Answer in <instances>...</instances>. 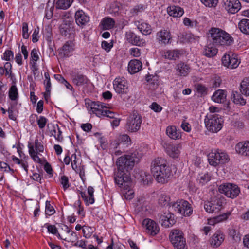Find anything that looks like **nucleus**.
Listing matches in <instances>:
<instances>
[{"label":"nucleus","instance_id":"37","mask_svg":"<svg viewBox=\"0 0 249 249\" xmlns=\"http://www.w3.org/2000/svg\"><path fill=\"white\" fill-rule=\"evenodd\" d=\"M138 29L139 31L144 35H148L151 33L152 29L151 25L149 24L142 22H138V24H136Z\"/></svg>","mask_w":249,"mask_h":249},{"label":"nucleus","instance_id":"2","mask_svg":"<svg viewBox=\"0 0 249 249\" xmlns=\"http://www.w3.org/2000/svg\"><path fill=\"white\" fill-rule=\"evenodd\" d=\"M150 167L151 173L158 183L165 184L168 182L172 170L165 159L162 157L154 159L151 163Z\"/></svg>","mask_w":249,"mask_h":249},{"label":"nucleus","instance_id":"61","mask_svg":"<svg viewBox=\"0 0 249 249\" xmlns=\"http://www.w3.org/2000/svg\"><path fill=\"white\" fill-rule=\"evenodd\" d=\"M181 127L184 131L187 132H190L192 129L191 124L185 120L182 121L181 124Z\"/></svg>","mask_w":249,"mask_h":249},{"label":"nucleus","instance_id":"38","mask_svg":"<svg viewBox=\"0 0 249 249\" xmlns=\"http://www.w3.org/2000/svg\"><path fill=\"white\" fill-rule=\"evenodd\" d=\"M238 27L240 31L246 35H249V19L244 18L238 23Z\"/></svg>","mask_w":249,"mask_h":249},{"label":"nucleus","instance_id":"12","mask_svg":"<svg viewBox=\"0 0 249 249\" xmlns=\"http://www.w3.org/2000/svg\"><path fill=\"white\" fill-rule=\"evenodd\" d=\"M222 63L225 67L233 69L239 66L240 61L236 53L232 52H229L222 57Z\"/></svg>","mask_w":249,"mask_h":249},{"label":"nucleus","instance_id":"64","mask_svg":"<svg viewBox=\"0 0 249 249\" xmlns=\"http://www.w3.org/2000/svg\"><path fill=\"white\" fill-rule=\"evenodd\" d=\"M117 114L113 111L107 110V108L105 109L102 116H106L111 119L115 118V116Z\"/></svg>","mask_w":249,"mask_h":249},{"label":"nucleus","instance_id":"23","mask_svg":"<svg viewBox=\"0 0 249 249\" xmlns=\"http://www.w3.org/2000/svg\"><path fill=\"white\" fill-rule=\"evenodd\" d=\"M105 104L100 102H91L90 109L93 113L96 114L99 117H101L103 114L105 108L107 107L104 105Z\"/></svg>","mask_w":249,"mask_h":249},{"label":"nucleus","instance_id":"42","mask_svg":"<svg viewBox=\"0 0 249 249\" xmlns=\"http://www.w3.org/2000/svg\"><path fill=\"white\" fill-rule=\"evenodd\" d=\"M229 236L236 242L241 240V234L238 229L235 227H231L229 229Z\"/></svg>","mask_w":249,"mask_h":249},{"label":"nucleus","instance_id":"19","mask_svg":"<svg viewBox=\"0 0 249 249\" xmlns=\"http://www.w3.org/2000/svg\"><path fill=\"white\" fill-rule=\"evenodd\" d=\"M223 6L229 13H236L241 8L239 0H223Z\"/></svg>","mask_w":249,"mask_h":249},{"label":"nucleus","instance_id":"60","mask_svg":"<svg viewBox=\"0 0 249 249\" xmlns=\"http://www.w3.org/2000/svg\"><path fill=\"white\" fill-rule=\"evenodd\" d=\"M129 53L131 55L135 57H138L141 54V50L138 48H132L129 50Z\"/></svg>","mask_w":249,"mask_h":249},{"label":"nucleus","instance_id":"7","mask_svg":"<svg viewBox=\"0 0 249 249\" xmlns=\"http://www.w3.org/2000/svg\"><path fill=\"white\" fill-rule=\"evenodd\" d=\"M113 88L116 92L119 94L124 100H128L130 98L128 95L129 89L127 82L124 77L116 78L113 83Z\"/></svg>","mask_w":249,"mask_h":249},{"label":"nucleus","instance_id":"39","mask_svg":"<svg viewBox=\"0 0 249 249\" xmlns=\"http://www.w3.org/2000/svg\"><path fill=\"white\" fill-rule=\"evenodd\" d=\"M231 99L236 104H240L243 106L245 105L246 103V100L243 98L240 93L236 91H232Z\"/></svg>","mask_w":249,"mask_h":249},{"label":"nucleus","instance_id":"50","mask_svg":"<svg viewBox=\"0 0 249 249\" xmlns=\"http://www.w3.org/2000/svg\"><path fill=\"white\" fill-rule=\"evenodd\" d=\"M60 183L63 186L64 190H67L70 187V183L68 177L63 175L61 177Z\"/></svg>","mask_w":249,"mask_h":249},{"label":"nucleus","instance_id":"59","mask_svg":"<svg viewBox=\"0 0 249 249\" xmlns=\"http://www.w3.org/2000/svg\"><path fill=\"white\" fill-rule=\"evenodd\" d=\"M22 36L24 39H28L29 37L28 24L26 22L22 23Z\"/></svg>","mask_w":249,"mask_h":249},{"label":"nucleus","instance_id":"13","mask_svg":"<svg viewBox=\"0 0 249 249\" xmlns=\"http://www.w3.org/2000/svg\"><path fill=\"white\" fill-rule=\"evenodd\" d=\"M131 144L130 137L127 134L120 135L116 140L112 141L110 146L114 149H122L124 151L125 149Z\"/></svg>","mask_w":249,"mask_h":249},{"label":"nucleus","instance_id":"8","mask_svg":"<svg viewBox=\"0 0 249 249\" xmlns=\"http://www.w3.org/2000/svg\"><path fill=\"white\" fill-rule=\"evenodd\" d=\"M142 123L141 116L137 112L134 111L126 120L125 128L128 132H136L140 129Z\"/></svg>","mask_w":249,"mask_h":249},{"label":"nucleus","instance_id":"18","mask_svg":"<svg viewBox=\"0 0 249 249\" xmlns=\"http://www.w3.org/2000/svg\"><path fill=\"white\" fill-rule=\"evenodd\" d=\"M71 76L72 83L78 87L87 85L89 82V79L86 75L76 71H72Z\"/></svg>","mask_w":249,"mask_h":249},{"label":"nucleus","instance_id":"1","mask_svg":"<svg viewBox=\"0 0 249 249\" xmlns=\"http://www.w3.org/2000/svg\"><path fill=\"white\" fill-rule=\"evenodd\" d=\"M138 152H134L130 154L124 155L119 157L116 161L117 170L115 171V182L120 187H125V183L130 180V171L133 169L135 162H138Z\"/></svg>","mask_w":249,"mask_h":249},{"label":"nucleus","instance_id":"53","mask_svg":"<svg viewBox=\"0 0 249 249\" xmlns=\"http://www.w3.org/2000/svg\"><path fill=\"white\" fill-rule=\"evenodd\" d=\"M200 1L207 7H214L217 5L218 0H200Z\"/></svg>","mask_w":249,"mask_h":249},{"label":"nucleus","instance_id":"14","mask_svg":"<svg viewBox=\"0 0 249 249\" xmlns=\"http://www.w3.org/2000/svg\"><path fill=\"white\" fill-rule=\"evenodd\" d=\"M156 40L161 46H166L172 42V35L168 29H161L156 33Z\"/></svg>","mask_w":249,"mask_h":249},{"label":"nucleus","instance_id":"10","mask_svg":"<svg viewBox=\"0 0 249 249\" xmlns=\"http://www.w3.org/2000/svg\"><path fill=\"white\" fill-rule=\"evenodd\" d=\"M172 210L184 216H190L193 212L191 204L187 201L182 199L174 202L172 204Z\"/></svg>","mask_w":249,"mask_h":249},{"label":"nucleus","instance_id":"9","mask_svg":"<svg viewBox=\"0 0 249 249\" xmlns=\"http://www.w3.org/2000/svg\"><path fill=\"white\" fill-rule=\"evenodd\" d=\"M225 198L223 197H215L210 201L205 202L204 209L208 213H217L223 208V205L225 203Z\"/></svg>","mask_w":249,"mask_h":249},{"label":"nucleus","instance_id":"30","mask_svg":"<svg viewBox=\"0 0 249 249\" xmlns=\"http://www.w3.org/2000/svg\"><path fill=\"white\" fill-rule=\"evenodd\" d=\"M167 12L170 16L174 17H180L184 14L182 8L176 5H171L167 9Z\"/></svg>","mask_w":249,"mask_h":249},{"label":"nucleus","instance_id":"51","mask_svg":"<svg viewBox=\"0 0 249 249\" xmlns=\"http://www.w3.org/2000/svg\"><path fill=\"white\" fill-rule=\"evenodd\" d=\"M35 152L37 153L43 152L44 151V146L39 142L38 140L36 139L35 141V144L34 145Z\"/></svg>","mask_w":249,"mask_h":249},{"label":"nucleus","instance_id":"56","mask_svg":"<svg viewBox=\"0 0 249 249\" xmlns=\"http://www.w3.org/2000/svg\"><path fill=\"white\" fill-rule=\"evenodd\" d=\"M47 119L43 116H40L39 118L37 120V124L40 129H43L45 127L46 124L47 122Z\"/></svg>","mask_w":249,"mask_h":249},{"label":"nucleus","instance_id":"15","mask_svg":"<svg viewBox=\"0 0 249 249\" xmlns=\"http://www.w3.org/2000/svg\"><path fill=\"white\" fill-rule=\"evenodd\" d=\"M157 216L161 225L165 228L173 226L176 222L173 214L169 211L160 213Z\"/></svg>","mask_w":249,"mask_h":249},{"label":"nucleus","instance_id":"24","mask_svg":"<svg viewBox=\"0 0 249 249\" xmlns=\"http://www.w3.org/2000/svg\"><path fill=\"white\" fill-rule=\"evenodd\" d=\"M235 149L239 154L249 158V141L239 142L236 144Z\"/></svg>","mask_w":249,"mask_h":249},{"label":"nucleus","instance_id":"40","mask_svg":"<svg viewBox=\"0 0 249 249\" xmlns=\"http://www.w3.org/2000/svg\"><path fill=\"white\" fill-rule=\"evenodd\" d=\"M240 92L246 96H249V78L244 79L240 84Z\"/></svg>","mask_w":249,"mask_h":249},{"label":"nucleus","instance_id":"36","mask_svg":"<svg viewBox=\"0 0 249 249\" xmlns=\"http://www.w3.org/2000/svg\"><path fill=\"white\" fill-rule=\"evenodd\" d=\"M115 24V20L109 17H106L102 19L100 25L103 30H110L114 28Z\"/></svg>","mask_w":249,"mask_h":249},{"label":"nucleus","instance_id":"44","mask_svg":"<svg viewBox=\"0 0 249 249\" xmlns=\"http://www.w3.org/2000/svg\"><path fill=\"white\" fill-rule=\"evenodd\" d=\"M9 97L12 101H16L18 98V90L16 85H12L9 90Z\"/></svg>","mask_w":249,"mask_h":249},{"label":"nucleus","instance_id":"26","mask_svg":"<svg viewBox=\"0 0 249 249\" xmlns=\"http://www.w3.org/2000/svg\"><path fill=\"white\" fill-rule=\"evenodd\" d=\"M163 146L165 149L166 152L170 157L172 158H176L178 157L179 153V150L175 145L167 142H164L163 144Z\"/></svg>","mask_w":249,"mask_h":249},{"label":"nucleus","instance_id":"25","mask_svg":"<svg viewBox=\"0 0 249 249\" xmlns=\"http://www.w3.org/2000/svg\"><path fill=\"white\" fill-rule=\"evenodd\" d=\"M224 234L220 231H217L210 240L211 246L216 248L219 247L224 241Z\"/></svg>","mask_w":249,"mask_h":249},{"label":"nucleus","instance_id":"28","mask_svg":"<svg viewBox=\"0 0 249 249\" xmlns=\"http://www.w3.org/2000/svg\"><path fill=\"white\" fill-rule=\"evenodd\" d=\"M166 133L168 136L173 140H178L181 138V133L179 129H177L174 125L168 126L166 128Z\"/></svg>","mask_w":249,"mask_h":249},{"label":"nucleus","instance_id":"46","mask_svg":"<svg viewBox=\"0 0 249 249\" xmlns=\"http://www.w3.org/2000/svg\"><path fill=\"white\" fill-rule=\"evenodd\" d=\"M53 4L52 3L50 6V2H48L45 9V17L47 19H50L52 18L53 15Z\"/></svg>","mask_w":249,"mask_h":249},{"label":"nucleus","instance_id":"34","mask_svg":"<svg viewBox=\"0 0 249 249\" xmlns=\"http://www.w3.org/2000/svg\"><path fill=\"white\" fill-rule=\"evenodd\" d=\"M180 55L181 53L179 50L178 49H174L166 51L163 56L165 59L171 60H176L179 58Z\"/></svg>","mask_w":249,"mask_h":249},{"label":"nucleus","instance_id":"43","mask_svg":"<svg viewBox=\"0 0 249 249\" xmlns=\"http://www.w3.org/2000/svg\"><path fill=\"white\" fill-rule=\"evenodd\" d=\"M73 0H58L56 1V7L61 9H67L70 7Z\"/></svg>","mask_w":249,"mask_h":249},{"label":"nucleus","instance_id":"45","mask_svg":"<svg viewBox=\"0 0 249 249\" xmlns=\"http://www.w3.org/2000/svg\"><path fill=\"white\" fill-rule=\"evenodd\" d=\"M211 179V176L208 173H207L204 174H199L197 178V180L199 184L201 185H204L210 181Z\"/></svg>","mask_w":249,"mask_h":249},{"label":"nucleus","instance_id":"16","mask_svg":"<svg viewBox=\"0 0 249 249\" xmlns=\"http://www.w3.org/2000/svg\"><path fill=\"white\" fill-rule=\"evenodd\" d=\"M142 225L145 228V232L150 235L155 236L159 232L158 224L151 219H144L142 222Z\"/></svg>","mask_w":249,"mask_h":249},{"label":"nucleus","instance_id":"35","mask_svg":"<svg viewBox=\"0 0 249 249\" xmlns=\"http://www.w3.org/2000/svg\"><path fill=\"white\" fill-rule=\"evenodd\" d=\"M159 205L161 206L167 207L172 209V204L174 202H171V198L169 195L166 194H162L159 197L158 200Z\"/></svg>","mask_w":249,"mask_h":249},{"label":"nucleus","instance_id":"5","mask_svg":"<svg viewBox=\"0 0 249 249\" xmlns=\"http://www.w3.org/2000/svg\"><path fill=\"white\" fill-rule=\"evenodd\" d=\"M223 119L217 114L208 115L205 119V124L208 130L216 133L220 130L223 126Z\"/></svg>","mask_w":249,"mask_h":249},{"label":"nucleus","instance_id":"52","mask_svg":"<svg viewBox=\"0 0 249 249\" xmlns=\"http://www.w3.org/2000/svg\"><path fill=\"white\" fill-rule=\"evenodd\" d=\"M231 214V212H228L226 213H224L218 216H216L214 218V220L216 222H222L224 220H227L228 217Z\"/></svg>","mask_w":249,"mask_h":249},{"label":"nucleus","instance_id":"63","mask_svg":"<svg viewBox=\"0 0 249 249\" xmlns=\"http://www.w3.org/2000/svg\"><path fill=\"white\" fill-rule=\"evenodd\" d=\"M45 225L47 226L49 232L53 234H56L58 233V230L55 225H49L48 224H46Z\"/></svg>","mask_w":249,"mask_h":249},{"label":"nucleus","instance_id":"32","mask_svg":"<svg viewBox=\"0 0 249 249\" xmlns=\"http://www.w3.org/2000/svg\"><path fill=\"white\" fill-rule=\"evenodd\" d=\"M227 96L226 91L222 89H218L214 92L212 97V100L218 103H224Z\"/></svg>","mask_w":249,"mask_h":249},{"label":"nucleus","instance_id":"41","mask_svg":"<svg viewBox=\"0 0 249 249\" xmlns=\"http://www.w3.org/2000/svg\"><path fill=\"white\" fill-rule=\"evenodd\" d=\"M28 147L29 148V155L32 158L33 160L38 163H40L41 162V160L38 156V154H39V153L35 152L34 144L30 142H29Z\"/></svg>","mask_w":249,"mask_h":249},{"label":"nucleus","instance_id":"3","mask_svg":"<svg viewBox=\"0 0 249 249\" xmlns=\"http://www.w3.org/2000/svg\"><path fill=\"white\" fill-rule=\"evenodd\" d=\"M208 37V42L215 47L228 46L233 42V37L225 31L218 28H211Z\"/></svg>","mask_w":249,"mask_h":249},{"label":"nucleus","instance_id":"55","mask_svg":"<svg viewBox=\"0 0 249 249\" xmlns=\"http://www.w3.org/2000/svg\"><path fill=\"white\" fill-rule=\"evenodd\" d=\"M196 89L197 92L201 95H204L207 93V88L201 84H197Z\"/></svg>","mask_w":249,"mask_h":249},{"label":"nucleus","instance_id":"4","mask_svg":"<svg viewBox=\"0 0 249 249\" xmlns=\"http://www.w3.org/2000/svg\"><path fill=\"white\" fill-rule=\"evenodd\" d=\"M229 160L228 154L219 149L212 151L208 155L209 163L213 167L225 164Z\"/></svg>","mask_w":249,"mask_h":249},{"label":"nucleus","instance_id":"33","mask_svg":"<svg viewBox=\"0 0 249 249\" xmlns=\"http://www.w3.org/2000/svg\"><path fill=\"white\" fill-rule=\"evenodd\" d=\"M176 69L178 75L185 76L189 73L190 68L187 64L180 62L177 65Z\"/></svg>","mask_w":249,"mask_h":249},{"label":"nucleus","instance_id":"27","mask_svg":"<svg viewBox=\"0 0 249 249\" xmlns=\"http://www.w3.org/2000/svg\"><path fill=\"white\" fill-rule=\"evenodd\" d=\"M142 62L138 59H132L130 61L128 66V71L131 74L139 72L142 68Z\"/></svg>","mask_w":249,"mask_h":249},{"label":"nucleus","instance_id":"22","mask_svg":"<svg viewBox=\"0 0 249 249\" xmlns=\"http://www.w3.org/2000/svg\"><path fill=\"white\" fill-rule=\"evenodd\" d=\"M75 44L73 41H66L63 46L59 50V55L60 57H68L70 53L74 50Z\"/></svg>","mask_w":249,"mask_h":249},{"label":"nucleus","instance_id":"20","mask_svg":"<svg viewBox=\"0 0 249 249\" xmlns=\"http://www.w3.org/2000/svg\"><path fill=\"white\" fill-rule=\"evenodd\" d=\"M75 21L78 26L83 28L90 21L89 17L83 10H77L74 15Z\"/></svg>","mask_w":249,"mask_h":249},{"label":"nucleus","instance_id":"11","mask_svg":"<svg viewBox=\"0 0 249 249\" xmlns=\"http://www.w3.org/2000/svg\"><path fill=\"white\" fill-rule=\"evenodd\" d=\"M219 191L224 194L228 197L234 199L236 198L240 193V188L236 184L228 183L219 187Z\"/></svg>","mask_w":249,"mask_h":249},{"label":"nucleus","instance_id":"62","mask_svg":"<svg viewBox=\"0 0 249 249\" xmlns=\"http://www.w3.org/2000/svg\"><path fill=\"white\" fill-rule=\"evenodd\" d=\"M110 8L109 10L110 13H114V14H118L120 7L118 3H114L111 4Z\"/></svg>","mask_w":249,"mask_h":249},{"label":"nucleus","instance_id":"6","mask_svg":"<svg viewBox=\"0 0 249 249\" xmlns=\"http://www.w3.org/2000/svg\"><path fill=\"white\" fill-rule=\"evenodd\" d=\"M169 237L175 249H187L186 240L182 231L174 229L171 231Z\"/></svg>","mask_w":249,"mask_h":249},{"label":"nucleus","instance_id":"54","mask_svg":"<svg viewBox=\"0 0 249 249\" xmlns=\"http://www.w3.org/2000/svg\"><path fill=\"white\" fill-rule=\"evenodd\" d=\"M44 76L46 79L44 82V84H45V89L47 90V91H49V89H51V83L49 72H45Z\"/></svg>","mask_w":249,"mask_h":249},{"label":"nucleus","instance_id":"17","mask_svg":"<svg viewBox=\"0 0 249 249\" xmlns=\"http://www.w3.org/2000/svg\"><path fill=\"white\" fill-rule=\"evenodd\" d=\"M125 37L127 41L132 45L139 47H144L146 45V41L144 39L136 35L133 32H127L125 34Z\"/></svg>","mask_w":249,"mask_h":249},{"label":"nucleus","instance_id":"29","mask_svg":"<svg viewBox=\"0 0 249 249\" xmlns=\"http://www.w3.org/2000/svg\"><path fill=\"white\" fill-rule=\"evenodd\" d=\"M216 47L214 46V45L212 44V42H209L203 52V55L208 58L215 56L218 52Z\"/></svg>","mask_w":249,"mask_h":249},{"label":"nucleus","instance_id":"58","mask_svg":"<svg viewBox=\"0 0 249 249\" xmlns=\"http://www.w3.org/2000/svg\"><path fill=\"white\" fill-rule=\"evenodd\" d=\"M222 82L221 78L218 76H214L212 79V87L214 88L220 87Z\"/></svg>","mask_w":249,"mask_h":249},{"label":"nucleus","instance_id":"21","mask_svg":"<svg viewBox=\"0 0 249 249\" xmlns=\"http://www.w3.org/2000/svg\"><path fill=\"white\" fill-rule=\"evenodd\" d=\"M59 31L62 36L71 37L75 34V29L72 23L65 22L59 26Z\"/></svg>","mask_w":249,"mask_h":249},{"label":"nucleus","instance_id":"31","mask_svg":"<svg viewBox=\"0 0 249 249\" xmlns=\"http://www.w3.org/2000/svg\"><path fill=\"white\" fill-rule=\"evenodd\" d=\"M145 80L151 89H155L158 87L159 77L157 75H147L145 76Z\"/></svg>","mask_w":249,"mask_h":249},{"label":"nucleus","instance_id":"57","mask_svg":"<svg viewBox=\"0 0 249 249\" xmlns=\"http://www.w3.org/2000/svg\"><path fill=\"white\" fill-rule=\"evenodd\" d=\"M113 43L112 41L108 43L106 41H103L102 42L101 46L102 48L105 50L107 52H109L111 49L113 47Z\"/></svg>","mask_w":249,"mask_h":249},{"label":"nucleus","instance_id":"48","mask_svg":"<svg viewBox=\"0 0 249 249\" xmlns=\"http://www.w3.org/2000/svg\"><path fill=\"white\" fill-rule=\"evenodd\" d=\"M55 211L53 207L51 205L50 201H46L45 208V214L46 215L51 216L53 214Z\"/></svg>","mask_w":249,"mask_h":249},{"label":"nucleus","instance_id":"47","mask_svg":"<svg viewBox=\"0 0 249 249\" xmlns=\"http://www.w3.org/2000/svg\"><path fill=\"white\" fill-rule=\"evenodd\" d=\"M145 8V6L143 4H138L131 9L130 12L133 15H137L139 13L143 12Z\"/></svg>","mask_w":249,"mask_h":249},{"label":"nucleus","instance_id":"49","mask_svg":"<svg viewBox=\"0 0 249 249\" xmlns=\"http://www.w3.org/2000/svg\"><path fill=\"white\" fill-rule=\"evenodd\" d=\"M13 58L14 53L13 51L9 50H5L2 56V59L7 61H9L11 59H13Z\"/></svg>","mask_w":249,"mask_h":249}]
</instances>
